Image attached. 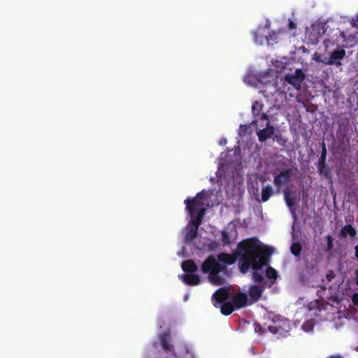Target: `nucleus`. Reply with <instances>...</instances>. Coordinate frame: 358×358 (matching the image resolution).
Returning a JSON list of instances; mask_svg holds the SVG:
<instances>
[{
  "instance_id": "1",
  "label": "nucleus",
  "mask_w": 358,
  "mask_h": 358,
  "mask_svg": "<svg viewBox=\"0 0 358 358\" xmlns=\"http://www.w3.org/2000/svg\"><path fill=\"white\" fill-rule=\"evenodd\" d=\"M273 252V248L263 245L257 238H252L240 242L234 254H218L217 260L227 268L238 259L240 271L245 273L250 268L257 269L266 265Z\"/></svg>"
},
{
  "instance_id": "2",
  "label": "nucleus",
  "mask_w": 358,
  "mask_h": 358,
  "mask_svg": "<svg viewBox=\"0 0 358 358\" xmlns=\"http://www.w3.org/2000/svg\"><path fill=\"white\" fill-rule=\"evenodd\" d=\"M274 76L272 69H267L257 76V81L266 87L263 92L268 95L275 93L284 94L285 99H287L288 96L291 97V92H289L291 87V74L287 73L284 77L280 75Z\"/></svg>"
},
{
  "instance_id": "3",
  "label": "nucleus",
  "mask_w": 358,
  "mask_h": 358,
  "mask_svg": "<svg viewBox=\"0 0 358 358\" xmlns=\"http://www.w3.org/2000/svg\"><path fill=\"white\" fill-rule=\"evenodd\" d=\"M201 270L203 273L208 274V280L215 285H222L224 283V280L219 273L226 271L225 266L219 263L217 259L213 255H209L203 262Z\"/></svg>"
},
{
  "instance_id": "4",
  "label": "nucleus",
  "mask_w": 358,
  "mask_h": 358,
  "mask_svg": "<svg viewBox=\"0 0 358 358\" xmlns=\"http://www.w3.org/2000/svg\"><path fill=\"white\" fill-rule=\"evenodd\" d=\"M264 319L271 322L267 325L268 330L273 334H278L280 336H287L291 329L289 320L272 312L264 315Z\"/></svg>"
},
{
  "instance_id": "5",
  "label": "nucleus",
  "mask_w": 358,
  "mask_h": 358,
  "mask_svg": "<svg viewBox=\"0 0 358 358\" xmlns=\"http://www.w3.org/2000/svg\"><path fill=\"white\" fill-rule=\"evenodd\" d=\"M291 169H287L274 178L273 183L278 192H282L287 207L291 210Z\"/></svg>"
},
{
  "instance_id": "6",
  "label": "nucleus",
  "mask_w": 358,
  "mask_h": 358,
  "mask_svg": "<svg viewBox=\"0 0 358 358\" xmlns=\"http://www.w3.org/2000/svg\"><path fill=\"white\" fill-rule=\"evenodd\" d=\"M204 196L205 191L202 190L198 192L194 197L187 198L185 200V208L189 214L199 213L201 211L206 213Z\"/></svg>"
},
{
  "instance_id": "7",
  "label": "nucleus",
  "mask_w": 358,
  "mask_h": 358,
  "mask_svg": "<svg viewBox=\"0 0 358 358\" xmlns=\"http://www.w3.org/2000/svg\"><path fill=\"white\" fill-rule=\"evenodd\" d=\"M355 43V36L345 31H339L338 34L332 37L331 41L326 40L324 42L325 48H328L330 44H334L342 48H349L353 46Z\"/></svg>"
},
{
  "instance_id": "8",
  "label": "nucleus",
  "mask_w": 358,
  "mask_h": 358,
  "mask_svg": "<svg viewBox=\"0 0 358 358\" xmlns=\"http://www.w3.org/2000/svg\"><path fill=\"white\" fill-rule=\"evenodd\" d=\"M325 24L322 22H315L311 27L307 29L306 39L308 43H316L320 37L325 33Z\"/></svg>"
},
{
  "instance_id": "9",
  "label": "nucleus",
  "mask_w": 358,
  "mask_h": 358,
  "mask_svg": "<svg viewBox=\"0 0 358 358\" xmlns=\"http://www.w3.org/2000/svg\"><path fill=\"white\" fill-rule=\"evenodd\" d=\"M345 50H335L333 52H331V56H329L328 57H324L322 59V63L327 65L335 64L336 66H340L341 65V61L345 57Z\"/></svg>"
},
{
  "instance_id": "10",
  "label": "nucleus",
  "mask_w": 358,
  "mask_h": 358,
  "mask_svg": "<svg viewBox=\"0 0 358 358\" xmlns=\"http://www.w3.org/2000/svg\"><path fill=\"white\" fill-rule=\"evenodd\" d=\"M264 291V286L263 285H251L248 289L249 304L257 302L261 299Z\"/></svg>"
},
{
  "instance_id": "11",
  "label": "nucleus",
  "mask_w": 358,
  "mask_h": 358,
  "mask_svg": "<svg viewBox=\"0 0 358 358\" xmlns=\"http://www.w3.org/2000/svg\"><path fill=\"white\" fill-rule=\"evenodd\" d=\"M229 288L226 287H221L214 292L212 296V301L215 306H217L215 303L221 304L225 302L229 297Z\"/></svg>"
},
{
  "instance_id": "12",
  "label": "nucleus",
  "mask_w": 358,
  "mask_h": 358,
  "mask_svg": "<svg viewBox=\"0 0 358 358\" xmlns=\"http://www.w3.org/2000/svg\"><path fill=\"white\" fill-rule=\"evenodd\" d=\"M232 304L236 310L247 306L249 304L248 296L245 293L239 292L231 297Z\"/></svg>"
},
{
  "instance_id": "13",
  "label": "nucleus",
  "mask_w": 358,
  "mask_h": 358,
  "mask_svg": "<svg viewBox=\"0 0 358 358\" xmlns=\"http://www.w3.org/2000/svg\"><path fill=\"white\" fill-rule=\"evenodd\" d=\"M160 343L162 349L166 352L175 353L173 346L170 343L171 336L169 332H164L160 336Z\"/></svg>"
},
{
  "instance_id": "14",
  "label": "nucleus",
  "mask_w": 358,
  "mask_h": 358,
  "mask_svg": "<svg viewBox=\"0 0 358 358\" xmlns=\"http://www.w3.org/2000/svg\"><path fill=\"white\" fill-rule=\"evenodd\" d=\"M183 282L189 286H195L200 283L201 278L199 275L195 273H186L182 275Z\"/></svg>"
},
{
  "instance_id": "15",
  "label": "nucleus",
  "mask_w": 358,
  "mask_h": 358,
  "mask_svg": "<svg viewBox=\"0 0 358 358\" xmlns=\"http://www.w3.org/2000/svg\"><path fill=\"white\" fill-rule=\"evenodd\" d=\"M274 129L272 126H269L268 123H267V126L266 128L263 129L259 130L257 131V136L259 141L264 142L267 139L270 138L271 136L273 134Z\"/></svg>"
},
{
  "instance_id": "16",
  "label": "nucleus",
  "mask_w": 358,
  "mask_h": 358,
  "mask_svg": "<svg viewBox=\"0 0 358 358\" xmlns=\"http://www.w3.org/2000/svg\"><path fill=\"white\" fill-rule=\"evenodd\" d=\"M182 269L186 273H193L198 270V267L192 259H187L182 262Z\"/></svg>"
},
{
  "instance_id": "17",
  "label": "nucleus",
  "mask_w": 358,
  "mask_h": 358,
  "mask_svg": "<svg viewBox=\"0 0 358 358\" xmlns=\"http://www.w3.org/2000/svg\"><path fill=\"white\" fill-rule=\"evenodd\" d=\"M266 27H259L254 34V40L257 44L262 45L265 38Z\"/></svg>"
},
{
  "instance_id": "18",
  "label": "nucleus",
  "mask_w": 358,
  "mask_h": 358,
  "mask_svg": "<svg viewBox=\"0 0 358 358\" xmlns=\"http://www.w3.org/2000/svg\"><path fill=\"white\" fill-rule=\"evenodd\" d=\"M198 229L199 228L197 227L189 224L188 231L185 235V240L189 243L194 241L197 237Z\"/></svg>"
},
{
  "instance_id": "19",
  "label": "nucleus",
  "mask_w": 358,
  "mask_h": 358,
  "mask_svg": "<svg viewBox=\"0 0 358 358\" xmlns=\"http://www.w3.org/2000/svg\"><path fill=\"white\" fill-rule=\"evenodd\" d=\"M285 31H282L281 29H279L278 32L273 31L269 35L265 36V38L268 45H273L274 43H278V40L280 38V36Z\"/></svg>"
},
{
  "instance_id": "20",
  "label": "nucleus",
  "mask_w": 358,
  "mask_h": 358,
  "mask_svg": "<svg viewBox=\"0 0 358 358\" xmlns=\"http://www.w3.org/2000/svg\"><path fill=\"white\" fill-rule=\"evenodd\" d=\"M289 64V59L283 57L281 60L276 59L273 62V65L276 68L277 72L282 71L287 68V66Z\"/></svg>"
},
{
  "instance_id": "21",
  "label": "nucleus",
  "mask_w": 358,
  "mask_h": 358,
  "mask_svg": "<svg viewBox=\"0 0 358 358\" xmlns=\"http://www.w3.org/2000/svg\"><path fill=\"white\" fill-rule=\"evenodd\" d=\"M204 214H205V213H203L202 211L199 213H193L192 215L189 214L191 217V222H190L189 224L197 227L199 228V227L201 225V224L202 222V220L204 216Z\"/></svg>"
},
{
  "instance_id": "22",
  "label": "nucleus",
  "mask_w": 358,
  "mask_h": 358,
  "mask_svg": "<svg viewBox=\"0 0 358 358\" xmlns=\"http://www.w3.org/2000/svg\"><path fill=\"white\" fill-rule=\"evenodd\" d=\"M221 304L220 310L224 315H229L234 310H236L231 302L225 301Z\"/></svg>"
},
{
  "instance_id": "23",
  "label": "nucleus",
  "mask_w": 358,
  "mask_h": 358,
  "mask_svg": "<svg viewBox=\"0 0 358 358\" xmlns=\"http://www.w3.org/2000/svg\"><path fill=\"white\" fill-rule=\"evenodd\" d=\"M304 75L301 70H296L295 72V77H292V86L296 90L300 89L301 83L303 80Z\"/></svg>"
},
{
  "instance_id": "24",
  "label": "nucleus",
  "mask_w": 358,
  "mask_h": 358,
  "mask_svg": "<svg viewBox=\"0 0 358 358\" xmlns=\"http://www.w3.org/2000/svg\"><path fill=\"white\" fill-rule=\"evenodd\" d=\"M273 194V187L271 185L264 187L262 189V202L267 201Z\"/></svg>"
},
{
  "instance_id": "25",
  "label": "nucleus",
  "mask_w": 358,
  "mask_h": 358,
  "mask_svg": "<svg viewBox=\"0 0 358 358\" xmlns=\"http://www.w3.org/2000/svg\"><path fill=\"white\" fill-rule=\"evenodd\" d=\"M356 231L355 229L350 225H346L342 228L341 231V235L343 237L350 236V237L355 236Z\"/></svg>"
},
{
  "instance_id": "26",
  "label": "nucleus",
  "mask_w": 358,
  "mask_h": 358,
  "mask_svg": "<svg viewBox=\"0 0 358 358\" xmlns=\"http://www.w3.org/2000/svg\"><path fill=\"white\" fill-rule=\"evenodd\" d=\"M266 276L271 280V283L273 284L278 278V273L273 268L269 266L266 270Z\"/></svg>"
},
{
  "instance_id": "27",
  "label": "nucleus",
  "mask_w": 358,
  "mask_h": 358,
  "mask_svg": "<svg viewBox=\"0 0 358 358\" xmlns=\"http://www.w3.org/2000/svg\"><path fill=\"white\" fill-rule=\"evenodd\" d=\"M263 108V104L255 101L252 106V112L254 116H259Z\"/></svg>"
},
{
  "instance_id": "28",
  "label": "nucleus",
  "mask_w": 358,
  "mask_h": 358,
  "mask_svg": "<svg viewBox=\"0 0 358 358\" xmlns=\"http://www.w3.org/2000/svg\"><path fill=\"white\" fill-rule=\"evenodd\" d=\"M264 266H262L261 268L257 269H253L254 271L252 273V280L254 282L257 283H262L264 282V277L263 275L258 272L259 270H260Z\"/></svg>"
},
{
  "instance_id": "29",
  "label": "nucleus",
  "mask_w": 358,
  "mask_h": 358,
  "mask_svg": "<svg viewBox=\"0 0 358 358\" xmlns=\"http://www.w3.org/2000/svg\"><path fill=\"white\" fill-rule=\"evenodd\" d=\"M329 56H331V52H327V51H325L324 53H320V52H315L313 56V59L315 61V62H321L322 63V59L324 57H328Z\"/></svg>"
},
{
  "instance_id": "30",
  "label": "nucleus",
  "mask_w": 358,
  "mask_h": 358,
  "mask_svg": "<svg viewBox=\"0 0 358 358\" xmlns=\"http://www.w3.org/2000/svg\"><path fill=\"white\" fill-rule=\"evenodd\" d=\"M221 241L224 245H229L231 243V240L229 236V232L227 231H222Z\"/></svg>"
},
{
  "instance_id": "31",
  "label": "nucleus",
  "mask_w": 358,
  "mask_h": 358,
  "mask_svg": "<svg viewBox=\"0 0 358 358\" xmlns=\"http://www.w3.org/2000/svg\"><path fill=\"white\" fill-rule=\"evenodd\" d=\"M314 323L312 320H308L302 325V329L306 332H310L313 331Z\"/></svg>"
},
{
  "instance_id": "32",
  "label": "nucleus",
  "mask_w": 358,
  "mask_h": 358,
  "mask_svg": "<svg viewBox=\"0 0 358 358\" xmlns=\"http://www.w3.org/2000/svg\"><path fill=\"white\" fill-rule=\"evenodd\" d=\"M292 255L298 256L301 250V247L299 243H292Z\"/></svg>"
},
{
  "instance_id": "33",
  "label": "nucleus",
  "mask_w": 358,
  "mask_h": 358,
  "mask_svg": "<svg viewBox=\"0 0 358 358\" xmlns=\"http://www.w3.org/2000/svg\"><path fill=\"white\" fill-rule=\"evenodd\" d=\"M255 332H257L259 334H263L266 331L264 327H262V325L258 323H255Z\"/></svg>"
},
{
  "instance_id": "34",
  "label": "nucleus",
  "mask_w": 358,
  "mask_h": 358,
  "mask_svg": "<svg viewBox=\"0 0 358 358\" xmlns=\"http://www.w3.org/2000/svg\"><path fill=\"white\" fill-rule=\"evenodd\" d=\"M327 250L330 251L333 249V247H334L333 238L329 235L327 236Z\"/></svg>"
},
{
  "instance_id": "35",
  "label": "nucleus",
  "mask_w": 358,
  "mask_h": 358,
  "mask_svg": "<svg viewBox=\"0 0 358 358\" xmlns=\"http://www.w3.org/2000/svg\"><path fill=\"white\" fill-rule=\"evenodd\" d=\"M352 300L355 305L358 306V293H356L352 296Z\"/></svg>"
},
{
  "instance_id": "36",
  "label": "nucleus",
  "mask_w": 358,
  "mask_h": 358,
  "mask_svg": "<svg viewBox=\"0 0 358 358\" xmlns=\"http://www.w3.org/2000/svg\"><path fill=\"white\" fill-rule=\"evenodd\" d=\"M259 118L262 120H268V115L265 113H260V115H259Z\"/></svg>"
},
{
  "instance_id": "37",
  "label": "nucleus",
  "mask_w": 358,
  "mask_h": 358,
  "mask_svg": "<svg viewBox=\"0 0 358 358\" xmlns=\"http://www.w3.org/2000/svg\"><path fill=\"white\" fill-rule=\"evenodd\" d=\"M325 156H326V148H325L324 145H323V151H322V157L324 158Z\"/></svg>"
},
{
  "instance_id": "38",
  "label": "nucleus",
  "mask_w": 358,
  "mask_h": 358,
  "mask_svg": "<svg viewBox=\"0 0 358 358\" xmlns=\"http://www.w3.org/2000/svg\"><path fill=\"white\" fill-rule=\"evenodd\" d=\"M327 277L329 278V280H330L331 278H333V273L332 272H329Z\"/></svg>"
},
{
  "instance_id": "39",
  "label": "nucleus",
  "mask_w": 358,
  "mask_h": 358,
  "mask_svg": "<svg viewBox=\"0 0 358 358\" xmlns=\"http://www.w3.org/2000/svg\"><path fill=\"white\" fill-rule=\"evenodd\" d=\"M355 255H356V257L358 259V245H357L355 247Z\"/></svg>"
},
{
  "instance_id": "40",
  "label": "nucleus",
  "mask_w": 358,
  "mask_h": 358,
  "mask_svg": "<svg viewBox=\"0 0 358 358\" xmlns=\"http://www.w3.org/2000/svg\"><path fill=\"white\" fill-rule=\"evenodd\" d=\"M327 358H342V357L341 356L336 355V356H331V357H327Z\"/></svg>"
},
{
  "instance_id": "41",
  "label": "nucleus",
  "mask_w": 358,
  "mask_h": 358,
  "mask_svg": "<svg viewBox=\"0 0 358 358\" xmlns=\"http://www.w3.org/2000/svg\"><path fill=\"white\" fill-rule=\"evenodd\" d=\"M287 25H288L289 28L291 29V19L290 18L288 20Z\"/></svg>"
},
{
  "instance_id": "42",
  "label": "nucleus",
  "mask_w": 358,
  "mask_h": 358,
  "mask_svg": "<svg viewBox=\"0 0 358 358\" xmlns=\"http://www.w3.org/2000/svg\"><path fill=\"white\" fill-rule=\"evenodd\" d=\"M357 285H358V271H356Z\"/></svg>"
},
{
  "instance_id": "43",
  "label": "nucleus",
  "mask_w": 358,
  "mask_h": 358,
  "mask_svg": "<svg viewBox=\"0 0 358 358\" xmlns=\"http://www.w3.org/2000/svg\"><path fill=\"white\" fill-rule=\"evenodd\" d=\"M357 351H358V347H357Z\"/></svg>"
}]
</instances>
